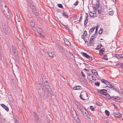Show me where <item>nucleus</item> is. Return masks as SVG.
<instances>
[{
	"label": "nucleus",
	"instance_id": "nucleus-14",
	"mask_svg": "<svg viewBox=\"0 0 123 123\" xmlns=\"http://www.w3.org/2000/svg\"><path fill=\"white\" fill-rule=\"evenodd\" d=\"M64 41L65 44L68 46L69 45V41L66 39H64Z\"/></svg>",
	"mask_w": 123,
	"mask_h": 123
},
{
	"label": "nucleus",
	"instance_id": "nucleus-60",
	"mask_svg": "<svg viewBox=\"0 0 123 123\" xmlns=\"http://www.w3.org/2000/svg\"><path fill=\"white\" fill-rule=\"evenodd\" d=\"M49 93L50 94V95L51 96H53V95H54L53 94V93L52 92V91H51V92H49Z\"/></svg>",
	"mask_w": 123,
	"mask_h": 123
},
{
	"label": "nucleus",
	"instance_id": "nucleus-17",
	"mask_svg": "<svg viewBox=\"0 0 123 123\" xmlns=\"http://www.w3.org/2000/svg\"><path fill=\"white\" fill-rule=\"evenodd\" d=\"M95 28V27H94L93 28H91L90 30L89 31V36H90V33H92L93 31L94 30Z\"/></svg>",
	"mask_w": 123,
	"mask_h": 123
},
{
	"label": "nucleus",
	"instance_id": "nucleus-49",
	"mask_svg": "<svg viewBox=\"0 0 123 123\" xmlns=\"http://www.w3.org/2000/svg\"><path fill=\"white\" fill-rule=\"evenodd\" d=\"M79 1H76L73 4L74 6H77L78 4Z\"/></svg>",
	"mask_w": 123,
	"mask_h": 123
},
{
	"label": "nucleus",
	"instance_id": "nucleus-1",
	"mask_svg": "<svg viewBox=\"0 0 123 123\" xmlns=\"http://www.w3.org/2000/svg\"><path fill=\"white\" fill-rule=\"evenodd\" d=\"M1 10L5 17L8 18H10V13L8 8L6 7L5 3L4 2H2L1 3Z\"/></svg>",
	"mask_w": 123,
	"mask_h": 123
},
{
	"label": "nucleus",
	"instance_id": "nucleus-31",
	"mask_svg": "<svg viewBox=\"0 0 123 123\" xmlns=\"http://www.w3.org/2000/svg\"><path fill=\"white\" fill-rule=\"evenodd\" d=\"M77 107L80 110L82 108H83V106L82 105H80V104L79 105L77 106Z\"/></svg>",
	"mask_w": 123,
	"mask_h": 123
},
{
	"label": "nucleus",
	"instance_id": "nucleus-23",
	"mask_svg": "<svg viewBox=\"0 0 123 123\" xmlns=\"http://www.w3.org/2000/svg\"><path fill=\"white\" fill-rule=\"evenodd\" d=\"M32 27H34L35 26V23L33 21H31L30 23Z\"/></svg>",
	"mask_w": 123,
	"mask_h": 123
},
{
	"label": "nucleus",
	"instance_id": "nucleus-3",
	"mask_svg": "<svg viewBox=\"0 0 123 123\" xmlns=\"http://www.w3.org/2000/svg\"><path fill=\"white\" fill-rule=\"evenodd\" d=\"M87 78L90 81H91L92 82V80H93L95 79V77L93 76L92 74L90 73H87Z\"/></svg>",
	"mask_w": 123,
	"mask_h": 123
},
{
	"label": "nucleus",
	"instance_id": "nucleus-22",
	"mask_svg": "<svg viewBox=\"0 0 123 123\" xmlns=\"http://www.w3.org/2000/svg\"><path fill=\"white\" fill-rule=\"evenodd\" d=\"M117 66L121 68L123 66V63H119L117 65Z\"/></svg>",
	"mask_w": 123,
	"mask_h": 123
},
{
	"label": "nucleus",
	"instance_id": "nucleus-39",
	"mask_svg": "<svg viewBox=\"0 0 123 123\" xmlns=\"http://www.w3.org/2000/svg\"><path fill=\"white\" fill-rule=\"evenodd\" d=\"M95 85L96 86H98L99 85H100V83H99L98 82H95Z\"/></svg>",
	"mask_w": 123,
	"mask_h": 123
},
{
	"label": "nucleus",
	"instance_id": "nucleus-24",
	"mask_svg": "<svg viewBox=\"0 0 123 123\" xmlns=\"http://www.w3.org/2000/svg\"><path fill=\"white\" fill-rule=\"evenodd\" d=\"M41 86V85L39 83L37 84V87L38 89H41V88L43 89Z\"/></svg>",
	"mask_w": 123,
	"mask_h": 123
},
{
	"label": "nucleus",
	"instance_id": "nucleus-63",
	"mask_svg": "<svg viewBox=\"0 0 123 123\" xmlns=\"http://www.w3.org/2000/svg\"><path fill=\"white\" fill-rule=\"evenodd\" d=\"M112 105L114 106V108L116 109H117V106H116V105H115V104H112Z\"/></svg>",
	"mask_w": 123,
	"mask_h": 123
},
{
	"label": "nucleus",
	"instance_id": "nucleus-6",
	"mask_svg": "<svg viewBox=\"0 0 123 123\" xmlns=\"http://www.w3.org/2000/svg\"><path fill=\"white\" fill-rule=\"evenodd\" d=\"M32 12H33L34 14L36 16H37L38 13L37 12L36 9L35 8L34 6H32Z\"/></svg>",
	"mask_w": 123,
	"mask_h": 123
},
{
	"label": "nucleus",
	"instance_id": "nucleus-64",
	"mask_svg": "<svg viewBox=\"0 0 123 123\" xmlns=\"http://www.w3.org/2000/svg\"><path fill=\"white\" fill-rule=\"evenodd\" d=\"M94 37H91V38L90 39V40H92V41H94V40H94Z\"/></svg>",
	"mask_w": 123,
	"mask_h": 123
},
{
	"label": "nucleus",
	"instance_id": "nucleus-48",
	"mask_svg": "<svg viewBox=\"0 0 123 123\" xmlns=\"http://www.w3.org/2000/svg\"><path fill=\"white\" fill-rule=\"evenodd\" d=\"M76 17L77 16L76 15H74V14H73L72 19H73V20H75L76 18Z\"/></svg>",
	"mask_w": 123,
	"mask_h": 123
},
{
	"label": "nucleus",
	"instance_id": "nucleus-26",
	"mask_svg": "<svg viewBox=\"0 0 123 123\" xmlns=\"http://www.w3.org/2000/svg\"><path fill=\"white\" fill-rule=\"evenodd\" d=\"M44 85L46 88V87H47V86H49L48 85V84L47 82V81H46L45 82H44Z\"/></svg>",
	"mask_w": 123,
	"mask_h": 123
},
{
	"label": "nucleus",
	"instance_id": "nucleus-58",
	"mask_svg": "<svg viewBox=\"0 0 123 123\" xmlns=\"http://www.w3.org/2000/svg\"><path fill=\"white\" fill-rule=\"evenodd\" d=\"M70 54L72 55V56H73V57H75L74 56V55H75L74 54L72 53L70 51Z\"/></svg>",
	"mask_w": 123,
	"mask_h": 123
},
{
	"label": "nucleus",
	"instance_id": "nucleus-36",
	"mask_svg": "<svg viewBox=\"0 0 123 123\" xmlns=\"http://www.w3.org/2000/svg\"><path fill=\"white\" fill-rule=\"evenodd\" d=\"M89 44L91 45H93V41L90 40H89Z\"/></svg>",
	"mask_w": 123,
	"mask_h": 123
},
{
	"label": "nucleus",
	"instance_id": "nucleus-16",
	"mask_svg": "<svg viewBox=\"0 0 123 123\" xmlns=\"http://www.w3.org/2000/svg\"><path fill=\"white\" fill-rule=\"evenodd\" d=\"M105 84L106 85H108L109 86H108V87L109 88H111L112 87V85L110 84V83L108 81H107L106 82Z\"/></svg>",
	"mask_w": 123,
	"mask_h": 123
},
{
	"label": "nucleus",
	"instance_id": "nucleus-30",
	"mask_svg": "<svg viewBox=\"0 0 123 123\" xmlns=\"http://www.w3.org/2000/svg\"><path fill=\"white\" fill-rule=\"evenodd\" d=\"M3 31H4L6 35L7 34V30L6 28H3Z\"/></svg>",
	"mask_w": 123,
	"mask_h": 123
},
{
	"label": "nucleus",
	"instance_id": "nucleus-29",
	"mask_svg": "<svg viewBox=\"0 0 123 123\" xmlns=\"http://www.w3.org/2000/svg\"><path fill=\"white\" fill-rule=\"evenodd\" d=\"M103 31V29L102 28H101L99 30L98 33L99 34H102Z\"/></svg>",
	"mask_w": 123,
	"mask_h": 123
},
{
	"label": "nucleus",
	"instance_id": "nucleus-57",
	"mask_svg": "<svg viewBox=\"0 0 123 123\" xmlns=\"http://www.w3.org/2000/svg\"><path fill=\"white\" fill-rule=\"evenodd\" d=\"M12 50H13V52L14 54H15V53H16V51L15 50V49L14 48H13Z\"/></svg>",
	"mask_w": 123,
	"mask_h": 123
},
{
	"label": "nucleus",
	"instance_id": "nucleus-4",
	"mask_svg": "<svg viewBox=\"0 0 123 123\" xmlns=\"http://www.w3.org/2000/svg\"><path fill=\"white\" fill-rule=\"evenodd\" d=\"M71 110L72 112L71 113V114L72 115L73 117L74 118H75L77 116V113L74 110V109L71 108Z\"/></svg>",
	"mask_w": 123,
	"mask_h": 123
},
{
	"label": "nucleus",
	"instance_id": "nucleus-25",
	"mask_svg": "<svg viewBox=\"0 0 123 123\" xmlns=\"http://www.w3.org/2000/svg\"><path fill=\"white\" fill-rule=\"evenodd\" d=\"M106 94V95L105 96H106L107 97V98L108 99H110L111 98H112L111 96V97L109 93H108L107 92V94Z\"/></svg>",
	"mask_w": 123,
	"mask_h": 123
},
{
	"label": "nucleus",
	"instance_id": "nucleus-9",
	"mask_svg": "<svg viewBox=\"0 0 123 123\" xmlns=\"http://www.w3.org/2000/svg\"><path fill=\"white\" fill-rule=\"evenodd\" d=\"M96 7H97V10H98V14H100L101 11V7H100L99 5V7H98V5L97 4H96Z\"/></svg>",
	"mask_w": 123,
	"mask_h": 123
},
{
	"label": "nucleus",
	"instance_id": "nucleus-12",
	"mask_svg": "<svg viewBox=\"0 0 123 123\" xmlns=\"http://www.w3.org/2000/svg\"><path fill=\"white\" fill-rule=\"evenodd\" d=\"M74 90H79L81 89V87L80 86H76L74 87L73 88Z\"/></svg>",
	"mask_w": 123,
	"mask_h": 123
},
{
	"label": "nucleus",
	"instance_id": "nucleus-62",
	"mask_svg": "<svg viewBox=\"0 0 123 123\" xmlns=\"http://www.w3.org/2000/svg\"><path fill=\"white\" fill-rule=\"evenodd\" d=\"M97 105H101V104L99 102H97L96 103Z\"/></svg>",
	"mask_w": 123,
	"mask_h": 123
},
{
	"label": "nucleus",
	"instance_id": "nucleus-59",
	"mask_svg": "<svg viewBox=\"0 0 123 123\" xmlns=\"http://www.w3.org/2000/svg\"><path fill=\"white\" fill-rule=\"evenodd\" d=\"M73 16V14L71 15H70V18L71 19H72V20L73 21V19H72Z\"/></svg>",
	"mask_w": 123,
	"mask_h": 123
},
{
	"label": "nucleus",
	"instance_id": "nucleus-51",
	"mask_svg": "<svg viewBox=\"0 0 123 123\" xmlns=\"http://www.w3.org/2000/svg\"><path fill=\"white\" fill-rule=\"evenodd\" d=\"M74 103L77 106L79 105H80V104L78 103L76 100H74Z\"/></svg>",
	"mask_w": 123,
	"mask_h": 123
},
{
	"label": "nucleus",
	"instance_id": "nucleus-28",
	"mask_svg": "<svg viewBox=\"0 0 123 123\" xmlns=\"http://www.w3.org/2000/svg\"><path fill=\"white\" fill-rule=\"evenodd\" d=\"M98 25H97L96 28V30L95 32V34H96V35L98 34Z\"/></svg>",
	"mask_w": 123,
	"mask_h": 123
},
{
	"label": "nucleus",
	"instance_id": "nucleus-27",
	"mask_svg": "<svg viewBox=\"0 0 123 123\" xmlns=\"http://www.w3.org/2000/svg\"><path fill=\"white\" fill-rule=\"evenodd\" d=\"M105 112L106 115L107 116H108L110 115V112L106 110L105 111Z\"/></svg>",
	"mask_w": 123,
	"mask_h": 123
},
{
	"label": "nucleus",
	"instance_id": "nucleus-32",
	"mask_svg": "<svg viewBox=\"0 0 123 123\" xmlns=\"http://www.w3.org/2000/svg\"><path fill=\"white\" fill-rule=\"evenodd\" d=\"M89 15L91 17H94V13L92 12H90L89 13Z\"/></svg>",
	"mask_w": 123,
	"mask_h": 123
},
{
	"label": "nucleus",
	"instance_id": "nucleus-55",
	"mask_svg": "<svg viewBox=\"0 0 123 123\" xmlns=\"http://www.w3.org/2000/svg\"><path fill=\"white\" fill-rule=\"evenodd\" d=\"M88 13H86V15H85V18H88Z\"/></svg>",
	"mask_w": 123,
	"mask_h": 123
},
{
	"label": "nucleus",
	"instance_id": "nucleus-20",
	"mask_svg": "<svg viewBox=\"0 0 123 123\" xmlns=\"http://www.w3.org/2000/svg\"><path fill=\"white\" fill-rule=\"evenodd\" d=\"M63 16L65 18H68V15L67 14L66 12H63L62 13Z\"/></svg>",
	"mask_w": 123,
	"mask_h": 123
},
{
	"label": "nucleus",
	"instance_id": "nucleus-35",
	"mask_svg": "<svg viewBox=\"0 0 123 123\" xmlns=\"http://www.w3.org/2000/svg\"><path fill=\"white\" fill-rule=\"evenodd\" d=\"M120 55H116V57H117V58H120L121 57H123L121 56H120Z\"/></svg>",
	"mask_w": 123,
	"mask_h": 123
},
{
	"label": "nucleus",
	"instance_id": "nucleus-50",
	"mask_svg": "<svg viewBox=\"0 0 123 123\" xmlns=\"http://www.w3.org/2000/svg\"><path fill=\"white\" fill-rule=\"evenodd\" d=\"M64 28L66 30H68L69 31V28L68 27H67L66 25H64Z\"/></svg>",
	"mask_w": 123,
	"mask_h": 123
},
{
	"label": "nucleus",
	"instance_id": "nucleus-34",
	"mask_svg": "<svg viewBox=\"0 0 123 123\" xmlns=\"http://www.w3.org/2000/svg\"><path fill=\"white\" fill-rule=\"evenodd\" d=\"M107 56V55H104V56L102 58L103 59H104L105 60H108V58H105V57Z\"/></svg>",
	"mask_w": 123,
	"mask_h": 123
},
{
	"label": "nucleus",
	"instance_id": "nucleus-47",
	"mask_svg": "<svg viewBox=\"0 0 123 123\" xmlns=\"http://www.w3.org/2000/svg\"><path fill=\"white\" fill-rule=\"evenodd\" d=\"M82 113L85 116L86 115V114H88V113L87 112V111L85 110V111H84V112H83V113Z\"/></svg>",
	"mask_w": 123,
	"mask_h": 123
},
{
	"label": "nucleus",
	"instance_id": "nucleus-8",
	"mask_svg": "<svg viewBox=\"0 0 123 123\" xmlns=\"http://www.w3.org/2000/svg\"><path fill=\"white\" fill-rule=\"evenodd\" d=\"M54 54V52L50 51H49L48 53V55L51 57H53Z\"/></svg>",
	"mask_w": 123,
	"mask_h": 123
},
{
	"label": "nucleus",
	"instance_id": "nucleus-18",
	"mask_svg": "<svg viewBox=\"0 0 123 123\" xmlns=\"http://www.w3.org/2000/svg\"><path fill=\"white\" fill-rule=\"evenodd\" d=\"M102 46V45L101 43H99L97 45V47L96 48V50H99L101 47Z\"/></svg>",
	"mask_w": 123,
	"mask_h": 123
},
{
	"label": "nucleus",
	"instance_id": "nucleus-44",
	"mask_svg": "<svg viewBox=\"0 0 123 123\" xmlns=\"http://www.w3.org/2000/svg\"><path fill=\"white\" fill-rule=\"evenodd\" d=\"M90 109L92 111H94L95 110V109H94L93 106H90Z\"/></svg>",
	"mask_w": 123,
	"mask_h": 123
},
{
	"label": "nucleus",
	"instance_id": "nucleus-15",
	"mask_svg": "<svg viewBox=\"0 0 123 123\" xmlns=\"http://www.w3.org/2000/svg\"><path fill=\"white\" fill-rule=\"evenodd\" d=\"M5 119L1 115L0 116V122L2 123L5 121Z\"/></svg>",
	"mask_w": 123,
	"mask_h": 123
},
{
	"label": "nucleus",
	"instance_id": "nucleus-2",
	"mask_svg": "<svg viewBox=\"0 0 123 123\" xmlns=\"http://www.w3.org/2000/svg\"><path fill=\"white\" fill-rule=\"evenodd\" d=\"M111 97L112 99L116 101L120 102L122 101L121 99L119 97L113 96H111Z\"/></svg>",
	"mask_w": 123,
	"mask_h": 123
},
{
	"label": "nucleus",
	"instance_id": "nucleus-42",
	"mask_svg": "<svg viewBox=\"0 0 123 123\" xmlns=\"http://www.w3.org/2000/svg\"><path fill=\"white\" fill-rule=\"evenodd\" d=\"M105 51V49L103 48H102L101 49H100L99 50V52H103Z\"/></svg>",
	"mask_w": 123,
	"mask_h": 123
},
{
	"label": "nucleus",
	"instance_id": "nucleus-37",
	"mask_svg": "<svg viewBox=\"0 0 123 123\" xmlns=\"http://www.w3.org/2000/svg\"><path fill=\"white\" fill-rule=\"evenodd\" d=\"M111 89L112 90H114L116 91H117L118 89L117 88H115L114 86H112V87L111 88Z\"/></svg>",
	"mask_w": 123,
	"mask_h": 123
},
{
	"label": "nucleus",
	"instance_id": "nucleus-54",
	"mask_svg": "<svg viewBox=\"0 0 123 123\" xmlns=\"http://www.w3.org/2000/svg\"><path fill=\"white\" fill-rule=\"evenodd\" d=\"M83 35H85V36H86L87 35V31H85L84 32Z\"/></svg>",
	"mask_w": 123,
	"mask_h": 123
},
{
	"label": "nucleus",
	"instance_id": "nucleus-46",
	"mask_svg": "<svg viewBox=\"0 0 123 123\" xmlns=\"http://www.w3.org/2000/svg\"><path fill=\"white\" fill-rule=\"evenodd\" d=\"M57 6L58 7L61 8H62L63 7L62 5L61 4H58L57 5Z\"/></svg>",
	"mask_w": 123,
	"mask_h": 123
},
{
	"label": "nucleus",
	"instance_id": "nucleus-10",
	"mask_svg": "<svg viewBox=\"0 0 123 123\" xmlns=\"http://www.w3.org/2000/svg\"><path fill=\"white\" fill-rule=\"evenodd\" d=\"M0 105L2 107H3L7 111H9V109L4 104H0Z\"/></svg>",
	"mask_w": 123,
	"mask_h": 123
},
{
	"label": "nucleus",
	"instance_id": "nucleus-5",
	"mask_svg": "<svg viewBox=\"0 0 123 123\" xmlns=\"http://www.w3.org/2000/svg\"><path fill=\"white\" fill-rule=\"evenodd\" d=\"M98 92L103 95H106L107 92L104 91V89H99L98 90Z\"/></svg>",
	"mask_w": 123,
	"mask_h": 123
},
{
	"label": "nucleus",
	"instance_id": "nucleus-7",
	"mask_svg": "<svg viewBox=\"0 0 123 123\" xmlns=\"http://www.w3.org/2000/svg\"><path fill=\"white\" fill-rule=\"evenodd\" d=\"M113 115L115 117H116L118 118L122 116L120 113L118 112H117L116 113H114L113 114Z\"/></svg>",
	"mask_w": 123,
	"mask_h": 123
},
{
	"label": "nucleus",
	"instance_id": "nucleus-41",
	"mask_svg": "<svg viewBox=\"0 0 123 123\" xmlns=\"http://www.w3.org/2000/svg\"><path fill=\"white\" fill-rule=\"evenodd\" d=\"M95 5L96 6H94L93 7V9L94 10V11L96 12V11H97V7H96V4Z\"/></svg>",
	"mask_w": 123,
	"mask_h": 123
},
{
	"label": "nucleus",
	"instance_id": "nucleus-33",
	"mask_svg": "<svg viewBox=\"0 0 123 123\" xmlns=\"http://www.w3.org/2000/svg\"><path fill=\"white\" fill-rule=\"evenodd\" d=\"M47 87H46V89H47V90L48 91V92H50L51 91H52L51 90V88H50V87L49 86H47Z\"/></svg>",
	"mask_w": 123,
	"mask_h": 123
},
{
	"label": "nucleus",
	"instance_id": "nucleus-38",
	"mask_svg": "<svg viewBox=\"0 0 123 123\" xmlns=\"http://www.w3.org/2000/svg\"><path fill=\"white\" fill-rule=\"evenodd\" d=\"M81 37L82 39L84 40V41L86 43V42L87 41L86 40H85V37L84 35H82L81 36Z\"/></svg>",
	"mask_w": 123,
	"mask_h": 123
},
{
	"label": "nucleus",
	"instance_id": "nucleus-61",
	"mask_svg": "<svg viewBox=\"0 0 123 123\" xmlns=\"http://www.w3.org/2000/svg\"><path fill=\"white\" fill-rule=\"evenodd\" d=\"M80 98L81 99H82L83 100H85L84 99V98H82V95L81 94H80Z\"/></svg>",
	"mask_w": 123,
	"mask_h": 123
},
{
	"label": "nucleus",
	"instance_id": "nucleus-52",
	"mask_svg": "<svg viewBox=\"0 0 123 123\" xmlns=\"http://www.w3.org/2000/svg\"><path fill=\"white\" fill-rule=\"evenodd\" d=\"M86 109L85 108H82L81 109H80V111L83 113V112H84Z\"/></svg>",
	"mask_w": 123,
	"mask_h": 123
},
{
	"label": "nucleus",
	"instance_id": "nucleus-53",
	"mask_svg": "<svg viewBox=\"0 0 123 123\" xmlns=\"http://www.w3.org/2000/svg\"><path fill=\"white\" fill-rule=\"evenodd\" d=\"M81 81L82 82H84V83H85V84H86V83H87V82L85 80V79L84 78L83 80H81Z\"/></svg>",
	"mask_w": 123,
	"mask_h": 123
},
{
	"label": "nucleus",
	"instance_id": "nucleus-40",
	"mask_svg": "<svg viewBox=\"0 0 123 123\" xmlns=\"http://www.w3.org/2000/svg\"><path fill=\"white\" fill-rule=\"evenodd\" d=\"M101 81L103 83H105V84H106V82L107 81V80H104V79L101 80Z\"/></svg>",
	"mask_w": 123,
	"mask_h": 123
},
{
	"label": "nucleus",
	"instance_id": "nucleus-21",
	"mask_svg": "<svg viewBox=\"0 0 123 123\" xmlns=\"http://www.w3.org/2000/svg\"><path fill=\"white\" fill-rule=\"evenodd\" d=\"M91 72H92V74L94 75H95V74L96 73L97 75H98L97 72L95 70H92L91 71Z\"/></svg>",
	"mask_w": 123,
	"mask_h": 123
},
{
	"label": "nucleus",
	"instance_id": "nucleus-13",
	"mask_svg": "<svg viewBox=\"0 0 123 123\" xmlns=\"http://www.w3.org/2000/svg\"><path fill=\"white\" fill-rule=\"evenodd\" d=\"M37 31L38 33L40 35H41L43 33V32L42 30V29L40 28H38Z\"/></svg>",
	"mask_w": 123,
	"mask_h": 123
},
{
	"label": "nucleus",
	"instance_id": "nucleus-11",
	"mask_svg": "<svg viewBox=\"0 0 123 123\" xmlns=\"http://www.w3.org/2000/svg\"><path fill=\"white\" fill-rule=\"evenodd\" d=\"M82 54L86 58L89 59L90 58V56L86 53L85 52H82Z\"/></svg>",
	"mask_w": 123,
	"mask_h": 123
},
{
	"label": "nucleus",
	"instance_id": "nucleus-43",
	"mask_svg": "<svg viewBox=\"0 0 123 123\" xmlns=\"http://www.w3.org/2000/svg\"><path fill=\"white\" fill-rule=\"evenodd\" d=\"M114 11H112L109 12V14L111 15H112L114 14Z\"/></svg>",
	"mask_w": 123,
	"mask_h": 123
},
{
	"label": "nucleus",
	"instance_id": "nucleus-45",
	"mask_svg": "<svg viewBox=\"0 0 123 123\" xmlns=\"http://www.w3.org/2000/svg\"><path fill=\"white\" fill-rule=\"evenodd\" d=\"M93 59H95L94 57L90 56V58L89 59L90 61H92Z\"/></svg>",
	"mask_w": 123,
	"mask_h": 123
},
{
	"label": "nucleus",
	"instance_id": "nucleus-19",
	"mask_svg": "<svg viewBox=\"0 0 123 123\" xmlns=\"http://www.w3.org/2000/svg\"><path fill=\"white\" fill-rule=\"evenodd\" d=\"M34 115L36 120H37L38 119V117L37 115L34 112Z\"/></svg>",
	"mask_w": 123,
	"mask_h": 123
},
{
	"label": "nucleus",
	"instance_id": "nucleus-56",
	"mask_svg": "<svg viewBox=\"0 0 123 123\" xmlns=\"http://www.w3.org/2000/svg\"><path fill=\"white\" fill-rule=\"evenodd\" d=\"M81 74H82V75L83 76L85 77V74H84L83 71H81Z\"/></svg>",
	"mask_w": 123,
	"mask_h": 123
}]
</instances>
